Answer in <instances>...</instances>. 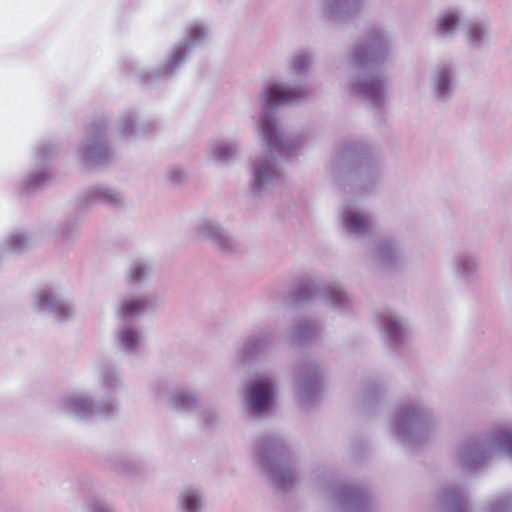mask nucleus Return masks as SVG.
<instances>
[{"instance_id": "nucleus-29", "label": "nucleus", "mask_w": 512, "mask_h": 512, "mask_svg": "<svg viewBox=\"0 0 512 512\" xmlns=\"http://www.w3.org/2000/svg\"><path fill=\"white\" fill-rule=\"evenodd\" d=\"M240 151L238 140L223 141L214 144L210 149L212 159L221 164H228L237 157Z\"/></svg>"}, {"instance_id": "nucleus-27", "label": "nucleus", "mask_w": 512, "mask_h": 512, "mask_svg": "<svg viewBox=\"0 0 512 512\" xmlns=\"http://www.w3.org/2000/svg\"><path fill=\"white\" fill-rule=\"evenodd\" d=\"M321 331L318 322L313 320H300L289 335V341L292 345H303L316 339Z\"/></svg>"}, {"instance_id": "nucleus-14", "label": "nucleus", "mask_w": 512, "mask_h": 512, "mask_svg": "<svg viewBox=\"0 0 512 512\" xmlns=\"http://www.w3.org/2000/svg\"><path fill=\"white\" fill-rule=\"evenodd\" d=\"M295 380L301 403L304 406H309L320 393L321 373L319 367L314 361L305 360L297 367Z\"/></svg>"}, {"instance_id": "nucleus-12", "label": "nucleus", "mask_w": 512, "mask_h": 512, "mask_svg": "<svg viewBox=\"0 0 512 512\" xmlns=\"http://www.w3.org/2000/svg\"><path fill=\"white\" fill-rule=\"evenodd\" d=\"M329 493L341 512H370L372 509L370 493L363 486L333 482Z\"/></svg>"}, {"instance_id": "nucleus-16", "label": "nucleus", "mask_w": 512, "mask_h": 512, "mask_svg": "<svg viewBox=\"0 0 512 512\" xmlns=\"http://www.w3.org/2000/svg\"><path fill=\"white\" fill-rule=\"evenodd\" d=\"M195 233L225 253L235 252L239 247L237 240L217 221L212 219H201L195 225Z\"/></svg>"}, {"instance_id": "nucleus-20", "label": "nucleus", "mask_w": 512, "mask_h": 512, "mask_svg": "<svg viewBox=\"0 0 512 512\" xmlns=\"http://www.w3.org/2000/svg\"><path fill=\"white\" fill-rule=\"evenodd\" d=\"M342 224L346 232L355 237L368 234L372 228V220L368 213L358 209L355 205L347 204L342 213Z\"/></svg>"}, {"instance_id": "nucleus-8", "label": "nucleus", "mask_w": 512, "mask_h": 512, "mask_svg": "<svg viewBox=\"0 0 512 512\" xmlns=\"http://www.w3.org/2000/svg\"><path fill=\"white\" fill-rule=\"evenodd\" d=\"M208 35V29L200 23L191 24L187 37L175 45L168 55L164 67L160 70L141 71L138 74L143 84H152L159 80H165L175 74L190 55L193 48L200 45Z\"/></svg>"}, {"instance_id": "nucleus-22", "label": "nucleus", "mask_w": 512, "mask_h": 512, "mask_svg": "<svg viewBox=\"0 0 512 512\" xmlns=\"http://www.w3.org/2000/svg\"><path fill=\"white\" fill-rule=\"evenodd\" d=\"M455 69L452 63H439L431 79V85L435 96L440 100L449 98L454 89Z\"/></svg>"}, {"instance_id": "nucleus-40", "label": "nucleus", "mask_w": 512, "mask_h": 512, "mask_svg": "<svg viewBox=\"0 0 512 512\" xmlns=\"http://www.w3.org/2000/svg\"><path fill=\"white\" fill-rule=\"evenodd\" d=\"M166 179L172 185H179L187 179V172L180 165H172L167 169Z\"/></svg>"}, {"instance_id": "nucleus-34", "label": "nucleus", "mask_w": 512, "mask_h": 512, "mask_svg": "<svg viewBox=\"0 0 512 512\" xmlns=\"http://www.w3.org/2000/svg\"><path fill=\"white\" fill-rule=\"evenodd\" d=\"M151 274V266L148 262L137 259L134 260L128 269L127 280L131 284H140L148 279Z\"/></svg>"}, {"instance_id": "nucleus-15", "label": "nucleus", "mask_w": 512, "mask_h": 512, "mask_svg": "<svg viewBox=\"0 0 512 512\" xmlns=\"http://www.w3.org/2000/svg\"><path fill=\"white\" fill-rule=\"evenodd\" d=\"M33 306L40 312H46L57 320L69 319L74 314L73 306L52 288L40 289L33 298Z\"/></svg>"}, {"instance_id": "nucleus-5", "label": "nucleus", "mask_w": 512, "mask_h": 512, "mask_svg": "<svg viewBox=\"0 0 512 512\" xmlns=\"http://www.w3.org/2000/svg\"><path fill=\"white\" fill-rule=\"evenodd\" d=\"M436 422L420 402H407L399 408L394 430L398 439L414 448L423 443L435 431Z\"/></svg>"}, {"instance_id": "nucleus-36", "label": "nucleus", "mask_w": 512, "mask_h": 512, "mask_svg": "<svg viewBox=\"0 0 512 512\" xmlns=\"http://www.w3.org/2000/svg\"><path fill=\"white\" fill-rule=\"evenodd\" d=\"M397 252L395 242L390 239H385L379 243L377 257L383 266H390L394 264L397 258Z\"/></svg>"}, {"instance_id": "nucleus-6", "label": "nucleus", "mask_w": 512, "mask_h": 512, "mask_svg": "<svg viewBox=\"0 0 512 512\" xmlns=\"http://www.w3.org/2000/svg\"><path fill=\"white\" fill-rule=\"evenodd\" d=\"M334 169L340 172H357L363 190H368L380 176V165L371 155L367 145L359 140L346 141L337 151Z\"/></svg>"}, {"instance_id": "nucleus-23", "label": "nucleus", "mask_w": 512, "mask_h": 512, "mask_svg": "<svg viewBox=\"0 0 512 512\" xmlns=\"http://www.w3.org/2000/svg\"><path fill=\"white\" fill-rule=\"evenodd\" d=\"M361 3L362 0H324L322 14L327 21L341 22L357 13Z\"/></svg>"}, {"instance_id": "nucleus-18", "label": "nucleus", "mask_w": 512, "mask_h": 512, "mask_svg": "<svg viewBox=\"0 0 512 512\" xmlns=\"http://www.w3.org/2000/svg\"><path fill=\"white\" fill-rule=\"evenodd\" d=\"M55 151V146L50 142H42L36 146L35 154L40 167L38 170L29 173L23 180V191L29 192L36 190L47 182L49 174L46 168V162L55 153Z\"/></svg>"}, {"instance_id": "nucleus-44", "label": "nucleus", "mask_w": 512, "mask_h": 512, "mask_svg": "<svg viewBox=\"0 0 512 512\" xmlns=\"http://www.w3.org/2000/svg\"><path fill=\"white\" fill-rule=\"evenodd\" d=\"M116 469L119 473L127 474L131 471V466H130V464H123V465L118 466Z\"/></svg>"}, {"instance_id": "nucleus-1", "label": "nucleus", "mask_w": 512, "mask_h": 512, "mask_svg": "<svg viewBox=\"0 0 512 512\" xmlns=\"http://www.w3.org/2000/svg\"><path fill=\"white\" fill-rule=\"evenodd\" d=\"M306 95L307 90L304 87H291L284 83L269 84L261 93L263 104L260 128L267 151L252 164L250 186L255 195H261L281 182V169L274 154L292 158L305 147V135L290 137L279 131L275 111L281 105L299 103Z\"/></svg>"}, {"instance_id": "nucleus-35", "label": "nucleus", "mask_w": 512, "mask_h": 512, "mask_svg": "<svg viewBox=\"0 0 512 512\" xmlns=\"http://www.w3.org/2000/svg\"><path fill=\"white\" fill-rule=\"evenodd\" d=\"M31 243V237L24 231H15L5 240V247L11 252L19 253L26 250Z\"/></svg>"}, {"instance_id": "nucleus-9", "label": "nucleus", "mask_w": 512, "mask_h": 512, "mask_svg": "<svg viewBox=\"0 0 512 512\" xmlns=\"http://www.w3.org/2000/svg\"><path fill=\"white\" fill-rule=\"evenodd\" d=\"M314 298H320L339 313L348 312L352 308L350 297L338 282L320 284L310 278L299 282L294 292V301L301 303Z\"/></svg>"}, {"instance_id": "nucleus-42", "label": "nucleus", "mask_w": 512, "mask_h": 512, "mask_svg": "<svg viewBox=\"0 0 512 512\" xmlns=\"http://www.w3.org/2000/svg\"><path fill=\"white\" fill-rule=\"evenodd\" d=\"M89 512H112L109 505L100 498H92L88 503Z\"/></svg>"}, {"instance_id": "nucleus-25", "label": "nucleus", "mask_w": 512, "mask_h": 512, "mask_svg": "<svg viewBox=\"0 0 512 512\" xmlns=\"http://www.w3.org/2000/svg\"><path fill=\"white\" fill-rule=\"evenodd\" d=\"M379 318L390 343L394 346L401 344L406 335V326L403 319L390 310L382 312Z\"/></svg>"}, {"instance_id": "nucleus-28", "label": "nucleus", "mask_w": 512, "mask_h": 512, "mask_svg": "<svg viewBox=\"0 0 512 512\" xmlns=\"http://www.w3.org/2000/svg\"><path fill=\"white\" fill-rule=\"evenodd\" d=\"M461 15L456 9L442 12L437 18L436 34L441 38L454 37L460 24Z\"/></svg>"}, {"instance_id": "nucleus-41", "label": "nucleus", "mask_w": 512, "mask_h": 512, "mask_svg": "<svg viewBox=\"0 0 512 512\" xmlns=\"http://www.w3.org/2000/svg\"><path fill=\"white\" fill-rule=\"evenodd\" d=\"M80 226L76 219H68L61 228V235L65 240H72L79 235Z\"/></svg>"}, {"instance_id": "nucleus-33", "label": "nucleus", "mask_w": 512, "mask_h": 512, "mask_svg": "<svg viewBox=\"0 0 512 512\" xmlns=\"http://www.w3.org/2000/svg\"><path fill=\"white\" fill-rule=\"evenodd\" d=\"M203 497L195 488H186L181 493V508L183 512H201Z\"/></svg>"}, {"instance_id": "nucleus-32", "label": "nucleus", "mask_w": 512, "mask_h": 512, "mask_svg": "<svg viewBox=\"0 0 512 512\" xmlns=\"http://www.w3.org/2000/svg\"><path fill=\"white\" fill-rule=\"evenodd\" d=\"M477 268L476 258L469 253H462L455 259L454 270L458 276L468 279L475 275Z\"/></svg>"}, {"instance_id": "nucleus-38", "label": "nucleus", "mask_w": 512, "mask_h": 512, "mask_svg": "<svg viewBox=\"0 0 512 512\" xmlns=\"http://www.w3.org/2000/svg\"><path fill=\"white\" fill-rule=\"evenodd\" d=\"M312 63V54L302 50L292 56L291 69L295 74H303L307 67Z\"/></svg>"}, {"instance_id": "nucleus-43", "label": "nucleus", "mask_w": 512, "mask_h": 512, "mask_svg": "<svg viewBox=\"0 0 512 512\" xmlns=\"http://www.w3.org/2000/svg\"><path fill=\"white\" fill-rule=\"evenodd\" d=\"M202 418L207 426H212L217 419V414L214 411L203 412Z\"/></svg>"}, {"instance_id": "nucleus-39", "label": "nucleus", "mask_w": 512, "mask_h": 512, "mask_svg": "<svg viewBox=\"0 0 512 512\" xmlns=\"http://www.w3.org/2000/svg\"><path fill=\"white\" fill-rule=\"evenodd\" d=\"M486 512H512V493L496 497L486 508Z\"/></svg>"}, {"instance_id": "nucleus-24", "label": "nucleus", "mask_w": 512, "mask_h": 512, "mask_svg": "<svg viewBox=\"0 0 512 512\" xmlns=\"http://www.w3.org/2000/svg\"><path fill=\"white\" fill-rule=\"evenodd\" d=\"M274 337L272 330H265L248 338L239 350V357L242 361H246L266 353L271 349Z\"/></svg>"}, {"instance_id": "nucleus-11", "label": "nucleus", "mask_w": 512, "mask_h": 512, "mask_svg": "<svg viewBox=\"0 0 512 512\" xmlns=\"http://www.w3.org/2000/svg\"><path fill=\"white\" fill-rule=\"evenodd\" d=\"M59 406L61 410L87 420L114 415L118 410V401L109 397L96 402L87 394L75 393L61 398Z\"/></svg>"}, {"instance_id": "nucleus-26", "label": "nucleus", "mask_w": 512, "mask_h": 512, "mask_svg": "<svg viewBox=\"0 0 512 512\" xmlns=\"http://www.w3.org/2000/svg\"><path fill=\"white\" fill-rule=\"evenodd\" d=\"M99 387L105 394L103 398L112 397L123 388V381L119 371L111 364H106L98 372Z\"/></svg>"}, {"instance_id": "nucleus-4", "label": "nucleus", "mask_w": 512, "mask_h": 512, "mask_svg": "<svg viewBox=\"0 0 512 512\" xmlns=\"http://www.w3.org/2000/svg\"><path fill=\"white\" fill-rule=\"evenodd\" d=\"M256 460L267 472L273 485L281 491L293 488L297 472L285 441L275 435H268L256 441Z\"/></svg>"}, {"instance_id": "nucleus-3", "label": "nucleus", "mask_w": 512, "mask_h": 512, "mask_svg": "<svg viewBox=\"0 0 512 512\" xmlns=\"http://www.w3.org/2000/svg\"><path fill=\"white\" fill-rule=\"evenodd\" d=\"M496 454L512 459V427L499 426L490 434L467 438L460 445L457 457L462 469L472 472L483 467Z\"/></svg>"}, {"instance_id": "nucleus-17", "label": "nucleus", "mask_w": 512, "mask_h": 512, "mask_svg": "<svg viewBox=\"0 0 512 512\" xmlns=\"http://www.w3.org/2000/svg\"><path fill=\"white\" fill-rule=\"evenodd\" d=\"M123 202L122 194L108 185H93L85 188L77 199V209L82 211L91 206L104 204L119 206Z\"/></svg>"}, {"instance_id": "nucleus-7", "label": "nucleus", "mask_w": 512, "mask_h": 512, "mask_svg": "<svg viewBox=\"0 0 512 512\" xmlns=\"http://www.w3.org/2000/svg\"><path fill=\"white\" fill-rule=\"evenodd\" d=\"M157 307V299L151 294L139 296H125L119 307V315L123 325L116 332V343L118 348L126 353H133L138 348L141 339V332L138 328L131 326L130 321L145 313L153 311Z\"/></svg>"}, {"instance_id": "nucleus-10", "label": "nucleus", "mask_w": 512, "mask_h": 512, "mask_svg": "<svg viewBox=\"0 0 512 512\" xmlns=\"http://www.w3.org/2000/svg\"><path fill=\"white\" fill-rule=\"evenodd\" d=\"M107 129L108 122L104 118H98L88 126L86 139L78 149V157L85 167H101L112 160L113 154L106 139Z\"/></svg>"}, {"instance_id": "nucleus-30", "label": "nucleus", "mask_w": 512, "mask_h": 512, "mask_svg": "<svg viewBox=\"0 0 512 512\" xmlns=\"http://www.w3.org/2000/svg\"><path fill=\"white\" fill-rule=\"evenodd\" d=\"M489 27L485 22H471L466 30L468 44L473 48L481 47L489 41Z\"/></svg>"}, {"instance_id": "nucleus-2", "label": "nucleus", "mask_w": 512, "mask_h": 512, "mask_svg": "<svg viewBox=\"0 0 512 512\" xmlns=\"http://www.w3.org/2000/svg\"><path fill=\"white\" fill-rule=\"evenodd\" d=\"M392 51V40L382 26L368 28L353 46L349 61L355 69L350 92L382 111L387 91L383 65Z\"/></svg>"}, {"instance_id": "nucleus-31", "label": "nucleus", "mask_w": 512, "mask_h": 512, "mask_svg": "<svg viewBox=\"0 0 512 512\" xmlns=\"http://www.w3.org/2000/svg\"><path fill=\"white\" fill-rule=\"evenodd\" d=\"M197 404L196 396L185 390L174 392L169 399V405L179 412H192L197 407Z\"/></svg>"}, {"instance_id": "nucleus-19", "label": "nucleus", "mask_w": 512, "mask_h": 512, "mask_svg": "<svg viewBox=\"0 0 512 512\" xmlns=\"http://www.w3.org/2000/svg\"><path fill=\"white\" fill-rule=\"evenodd\" d=\"M437 498L440 512H471L467 492L459 485L443 487Z\"/></svg>"}, {"instance_id": "nucleus-13", "label": "nucleus", "mask_w": 512, "mask_h": 512, "mask_svg": "<svg viewBox=\"0 0 512 512\" xmlns=\"http://www.w3.org/2000/svg\"><path fill=\"white\" fill-rule=\"evenodd\" d=\"M275 383L272 378L261 375L250 381L246 388L249 412L254 416L266 413L273 403Z\"/></svg>"}, {"instance_id": "nucleus-37", "label": "nucleus", "mask_w": 512, "mask_h": 512, "mask_svg": "<svg viewBox=\"0 0 512 512\" xmlns=\"http://www.w3.org/2000/svg\"><path fill=\"white\" fill-rule=\"evenodd\" d=\"M385 391L384 384L379 380H369L364 388L363 401L365 405H369L377 400Z\"/></svg>"}, {"instance_id": "nucleus-21", "label": "nucleus", "mask_w": 512, "mask_h": 512, "mask_svg": "<svg viewBox=\"0 0 512 512\" xmlns=\"http://www.w3.org/2000/svg\"><path fill=\"white\" fill-rule=\"evenodd\" d=\"M115 132L125 140H133L147 133L146 124L140 122L138 113L134 110L123 111L114 123Z\"/></svg>"}]
</instances>
